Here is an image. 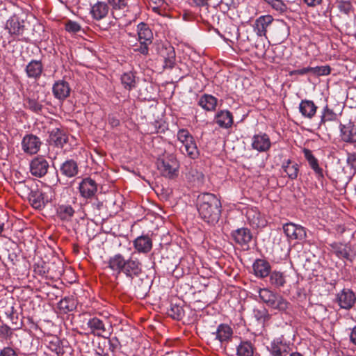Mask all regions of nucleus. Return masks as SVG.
Wrapping results in <instances>:
<instances>
[{
	"label": "nucleus",
	"mask_w": 356,
	"mask_h": 356,
	"mask_svg": "<svg viewBox=\"0 0 356 356\" xmlns=\"http://www.w3.org/2000/svg\"><path fill=\"white\" fill-rule=\"evenodd\" d=\"M29 78L38 80L40 78L43 72V64L41 60H31L25 69Z\"/></svg>",
	"instance_id": "obj_17"
},
{
	"label": "nucleus",
	"mask_w": 356,
	"mask_h": 356,
	"mask_svg": "<svg viewBox=\"0 0 356 356\" xmlns=\"http://www.w3.org/2000/svg\"><path fill=\"white\" fill-rule=\"evenodd\" d=\"M6 29L8 33L17 38L18 40L28 42L29 38L24 35L25 25L24 22H20L19 18L13 16L7 21Z\"/></svg>",
	"instance_id": "obj_5"
},
{
	"label": "nucleus",
	"mask_w": 356,
	"mask_h": 356,
	"mask_svg": "<svg viewBox=\"0 0 356 356\" xmlns=\"http://www.w3.org/2000/svg\"><path fill=\"white\" fill-rule=\"evenodd\" d=\"M81 195L86 199L93 197L97 191V184L90 177L83 179L79 186Z\"/></svg>",
	"instance_id": "obj_10"
},
{
	"label": "nucleus",
	"mask_w": 356,
	"mask_h": 356,
	"mask_svg": "<svg viewBox=\"0 0 356 356\" xmlns=\"http://www.w3.org/2000/svg\"><path fill=\"white\" fill-rule=\"evenodd\" d=\"M254 314L257 320L263 322L268 321L270 318V315L265 308H263L262 309H254Z\"/></svg>",
	"instance_id": "obj_54"
},
{
	"label": "nucleus",
	"mask_w": 356,
	"mask_h": 356,
	"mask_svg": "<svg viewBox=\"0 0 356 356\" xmlns=\"http://www.w3.org/2000/svg\"><path fill=\"white\" fill-rule=\"evenodd\" d=\"M75 213L74 209L69 204H60L56 208L57 216L62 220L70 221Z\"/></svg>",
	"instance_id": "obj_32"
},
{
	"label": "nucleus",
	"mask_w": 356,
	"mask_h": 356,
	"mask_svg": "<svg viewBox=\"0 0 356 356\" xmlns=\"http://www.w3.org/2000/svg\"><path fill=\"white\" fill-rule=\"evenodd\" d=\"M197 209L200 218L210 225H215L220 220L222 204L220 199L211 193L200 194L197 198Z\"/></svg>",
	"instance_id": "obj_1"
},
{
	"label": "nucleus",
	"mask_w": 356,
	"mask_h": 356,
	"mask_svg": "<svg viewBox=\"0 0 356 356\" xmlns=\"http://www.w3.org/2000/svg\"><path fill=\"white\" fill-rule=\"evenodd\" d=\"M166 55H163L164 59V68L172 69L175 65V51L174 48H165Z\"/></svg>",
	"instance_id": "obj_42"
},
{
	"label": "nucleus",
	"mask_w": 356,
	"mask_h": 356,
	"mask_svg": "<svg viewBox=\"0 0 356 356\" xmlns=\"http://www.w3.org/2000/svg\"><path fill=\"white\" fill-rule=\"evenodd\" d=\"M0 356H18L15 350L10 347H5L0 352Z\"/></svg>",
	"instance_id": "obj_62"
},
{
	"label": "nucleus",
	"mask_w": 356,
	"mask_h": 356,
	"mask_svg": "<svg viewBox=\"0 0 356 356\" xmlns=\"http://www.w3.org/2000/svg\"><path fill=\"white\" fill-rule=\"evenodd\" d=\"M41 144L38 137L33 134H27L22 139V148L26 154H35L40 150Z\"/></svg>",
	"instance_id": "obj_6"
},
{
	"label": "nucleus",
	"mask_w": 356,
	"mask_h": 356,
	"mask_svg": "<svg viewBox=\"0 0 356 356\" xmlns=\"http://www.w3.org/2000/svg\"><path fill=\"white\" fill-rule=\"evenodd\" d=\"M338 8L340 11L348 14L352 10V5L349 1H341L339 2Z\"/></svg>",
	"instance_id": "obj_57"
},
{
	"label": "nucleus",
	"mask_w": 356,
	"mask_h": 356,
	"mask_svg": "<svg viewBox=\"0 0 356 356\" xmlns=\"http://www.w3.org/2000/svg\"><path fill=\"white\" fill-rule=\"evenodd\" d=\"M138 35L139 42L152 44L153 34L147 24L142 22L138 25Z\"/></svg>",
	"instance_id": "obj_31"
},
{
	"label": "nucleus",
	"mask_w": 356,
	"mask_h": 356,
	"mask_svg": "<svg viewBox=\"0 0 356 356\" xmlns=\"http://www.w3.org/2000/svg\"><path fill=\"white\" fill-rule=\"evenodd\" d=\"M12 334L13 332L9 326L5 324L0 326V336L3 338H8L11 337Z\"/></svg>",
	"instance_id": "obj_59"
},
{
	"label": "nucleus",
	"mask_w": 356,
	"mask_h": 356,
	"mask_svg": "<svg viewBox=\"0 0 356 356\" xmlns=\"http://www.w3.org/2000/svg\"><path fill=\"white\" fill-rule=\"evenodd\" d=\"M305 158L307 161L310 168L314 171L318 180L323 179V170L318 165V159L313 155L312 152L305 148L303 149Z\"/></svg>",
	"instance_id": "obj_19"
},
{
	"label": "nucleus",
	"mask_w": 356,
	"mask_h": 356,
	"mask_svg": "<svg viewBox=\"0 0 356 356\" xmlns=\"http://www.w3.org/2000/svg\"><path fill=\"white\" fill-rule=\"evenodd\" d=\"M6 314L12 323L15 325V329L21 327L22 322L19 318L18 313L14 309L13 307H12L10 311H8Z\"/></svg>",
	"instance_id": "obj_47"
},
{
	"label": "nucleus",
	"mask_w": 356,
	"mask_h": 356,
	"mask_svg": "<svg viewBox=\"0 0 356 356\" xmlns=\"http://www.w3.org/2000/svg\"><path fill=\"white\" fill-rule=\"evenodd\" d=\"M103 207V202L96 199L91 204L92 211L95 216L100 215V210Z\"/></svg>",
	"instance_id": "obj_60"
},
{
	"label": "nucleus",
	"mask_w": 356,
	"mask_h": 356,
	"mask_svg": "<svg viewBox=\"0 0 356 356\" xmlns=\"http://www.w3.org/2000/svg\"><path fill=\"white\" fill-rule=\"evenodd\" d=\"M231 235L234 241L241 246L248 245L252 238L250 230L245 227L233 231Z\"/></svg>",
	"instance_id": "obj_15"
},
{
	"label": "nucleus",
	"mask_w": 356,
	"mask_h": 356,
	"mask_svg": "<svg viewBox=\"0 0 356 356\" xmlns=\"http://www.w3.org/2000/svg\"><path fill=\"white\" fill-rule=\"evenodd\" d=\"M199 105L206 111H214L217 106V99L211 95L204 94L200 97Z\"/></svg>",
	"instance_id": "obj_37"
},
{
	"label": "nucleus",
	"mask_w": 356,
	"mask_h": 356,
	"mask_svg": "<svg viewBox=\"0 0 356 356\" xmlns=\"http://www.w3.org/2000/svg\"><path fill=\"white\" fill-rule=\"evenodd\" d=\"M282 168L287 174L289 178L291 179H296L297 178L299 172V168L298 164L296 162L288 159L283 163Z\"/></svg>",
	"instance_id": "obj_36"
},
{
	"label": "nucleus",
	"mask_w": 356,
	"mask_h": 356,
	"mask_svg": "<svg viewBox=\"0 0 356 356\" xmlns=\"http://www.w3.org/2000/svg\"><path fill=\"white\" fill-rule=\"evenodd\" d=\"M246 218L249 224L252 227L258 228L264 227L266 224V220L255 207L248 208L246 211Z\"/></svg>",
	"instance_id": "obj_13"
},
{
	"label": "nucleus",
	"mask_w": 356,
	"mask_h": 356,
	"mask_svg": "<svg viewBox=\"0 0 356 356\" xmlns=\"http://www.w3.org/2000/svg\"><path fill=\"white\" fill-rule=\"evenodd\" d=\"M273 18L271 15H263L257 18L254 25V30L258 36L266 37L267 29L271 25Z\"/></svg>",
	"instance_id": "obj_14"
},
{
	"label": "nucleus",
	"mask_w": 356,
	"mask_h": 356,
	"mask_svg": "<svg viewBox=\"0 0 356 356\" xmlns=\"http://www.w3.org/2000/svg\"><path fill=\"white\" fill-rule=\"evenodd\" d=\"M299 110L305 118L312 119L316 113L317 106L313 101L304 99L300 104Z\"/></svg>",
	"instance_id": "obj_29"
},
{
	"label": "nucleus",
	"mask_w": 356,
	"mask_h": 356,
	"mask_svg": "<svg viewBox=\"0 0 356 356\" xmlns=\"http://www.w3.org/2000/svg\"><path fill=\"white\" fill-rule=\"evenodd\" d=\"M87 325L90 329L91 333L99 337L103 336V334L108 331L105 323L97 317L90 318Z\"/></svg>",
	"instance_id": "obj_27"
},
{
	"label": "nucleus",
	"mask_w": 356,
	"mask_h": 356,
	"mask_svg": "<svg viewBox=\"0 0 356 356\" xmlns=\"http://www.w3.org/2000/svg\"><path fill=\"white\" fill-rule=\"evenodd\" d=\"M135 293L138 296H145L148 289V283L143 280L135 281L134 282Z\"/></svg>",
	"instance_id": "obj_46"
},
{
	"label": "nucleus",
	"mask_w": 356,
	"mask_h": 356,
	"mask_svg": "<svg viewBox=\"0 0 356 356\" xmlns=\"http://www.w3.org/2000/svg\"><path fill=\"white\" fill-rule=\"evenodd\" d=\"M109 7L105 2L97 1L90 9V14L95 20L104 19L108 13Z\"/></svg>",
	"instance_id": "obj_26"
},
{
	"label": "nucleus",
	"mask_w": 356,
	"mask_h": 356,
	"mask_svg": "<svg viewBox=\"0 0 356 356\" xmlns=\"http://www.w3.org/2000/svg\"><path fill=\"white\" fill-rule=\"evenodd\" d=\"M67 299H63L62 300H60V302H59V306H60V309H65V312H70L72 310V308H70L67 305Z\"/></svg>",
	"instance_id": "obj_64"
},
{
	"label": "nucleus",
	"mask_w": 356,
	"mask_h": 356,
	"mask_svg": "<svg viewBox=\"0 0 356 356\" xmlns=\"http://www.w3.org/2000/svg\"><path fill=\"white\" fill-rule=\"evenodd\" d=\"M270 283L276 288L283 287L286 284L284 274L280 271L274 270L269 275Z\"/></svg>",
	"instance_id": "obj_40"
},
{
	"label": "nucleus",
	"mask_w": 356,
	"mask_h": 356,
	"mask_svg": "<svg viewBox=\"0 0 356 356\" xmlns=\"http://www.w3.org/2000/svg\"><path fill=\"white\" fill-rule=\"evenodd\" d=\"M26 107L33 112L39 113L42 108V105L35 99H27L26 101Z\"/></svg>",
	"instance_id": "obj_53"
},
{
	"label": "nucleus",
	"mask_w": 356,
	"mask_h": 356,
	"mask_svg": "<svg viewBox=\"0 0 356 356\" xmlns=\"http://www.w3.org/2000/svg\"><path fill=\"white\" fill-rule=\"evenodd\" d=\"M289 305V302L277 294L270 307L280 312H284L288 309Z\"/></svg>",
	"instance_id": "obj_43"
},
{
	"label": "nucleus",
	"mask_w": 356,
	"mask_h": 356,
	"mask_svg": "<svg viewBox=\"0 0 356 356\" xmlns=\"http://www.w3.org/2000/svg\"><path fill=\"white\" fill-rule=\"evenodd\" d=\"M333 253L340 259H349L350 248L347 244L333 243L330 244Z\"/></svg>",
	"instance_id": "obj_30"
},
{
	"label": "nucleus",
	"mask_w": 356,
	"mask_h": 356,
	"mask_svg": "<svg viewBox=\"0 0 356 356\" xmlns=\"http://www.w3.org/2000/svg\"><path fill=\"white\" fill-rule=\"evenodd\" d=\"M71 88L66 81L62 79L56 81L52 87V92L55 98L65 100L70 95Z\"/></svg>",
	"instance_id": "obj_11"
},
{
	"label": "nucleus",
	"mask_w": 356,
	"mask_h": 356,
	"mask_svg": "<svg viewBox=\"0 0 356 356\" xmlns=\"http://www.w3.org/2000/svg\"><path fill=\"white\" fill-rule=\"evenodd\" d=\"M108 343L109 346L108 349L113 353H114L118 349L120 348V342L116 337L109 339Z\"/></svg>",
	"instance_id": "obj_55"
},
{
	"label": "nucleus",
	"mask_w": 356,
	"mask_h": 356,
	"mask_svg": "<svg viewBox=\"0 0 356 356\" xmlns=\"http://www.w3.org/2000/svg\"><path fill=\"white\" fill-rule=\"evenodd\" d=\"M254 275L261 278L267 277L270 274V265L264 259H257L253 264Z\"/></svg>",
	"instance_id": "obj_23"
},
{
	"label": "nucleus",
	"mask_w": 356,
	"mask_h": 356,
	"mask_svg": "<svg viewBox=\"0 0 356 356\" xmlns=\"http://www.w3.org/2000/svg\"><path fill=\"white\" fill-rule=\"evenodd\" d=\"M310 72L312 74L317 76H325L330 74L331 68L329 65L311 67Z\"/></svg>",
	"instance_id": "obj_51"
},
{
	"label": "nucleus",
	"mask_w": 356,
	"mask_h": 356,
	"mask_svg": "<svg viewBox=\"0 0 356 356\" xmlns=\"http://www.w3.org/2000/svg\"><path fill=\"white\" fill-rule=\"evenodd\" d=\"M283 230L286 236L291 240L302 241L307 236L305 227L292 222L284 224Z\"/></svg>",
	"instance_id": "obj_7"
},
{
	"label": "nucleus",
	"mask_w": 356,
	"mask_h": 356,
	"mask_svg": "<svg viewBox=\"0 0 356 356\" xmlns=\"http://www.w3.org/2000/svg\"><path fill=\"white\" fill-rule=\"evenodd\" d=\"M106 264L107 267L117 275L123 273L131 280L143 272V264L139 259L131 257L126 259L120 253L110 257Z\"/></svg>",
	"instance_id": "obj_2"
},
{
	"label": "nucleus",
	"mask_w": 356,
	"mask_h": 356,
	"mask_svg": "<svg viewBox=\"0 0 356 356\" xmlns=\"http://www.w3.org/2000/svg\"><path fill=\"white\" fill-rule=\"evenodd\" d=\"M336 300L341 308L350 309L356 301V296L350 289H343L337 294Z\"/></svg>",
	"instance_id": "obj_9"
},
{
	"label": "nucleus",
	"mask_w": 356,
	"mask_h": 356,
	"mask_svg": "<svg viewBox=\"0 0 356 356\" xmlns=\"http://www.w3.org/2000/svg\"><path fill=\"white\" fill-rule=\"evenodd\" d=\"M134 247L138 252L147 254L152 248V240L148 236H140L134 241Z\"/></svg>",
	"instance_id": "obj_20"
},
{
	"label": "nucleus",
	"mask_w": 356,
	"mask_h": 356,
	"mask_svg": "<svg viewBox=\"0 0 356 356\" xmlns=\"http://www.w3.org/2000/svg\"><path fill=\"white\" fill-rule=\"evenodd\" d=\"M347 163L351 169L356 172V153L355 152H348L347 153Z\"/></svg>",
	"instance_id": "obj_56"
},
{
	"label": "nucleus",
	"mask_w": 356,
	"mask_h": 356,
	"mask_svg": "<svg viewBox=\"0 0 356 356\" xmlns=\"http://www.w3.org/2000/svg\"><path fill=\"white\" fill-rule=\"evenodd\" d=\"M259 298L269 307L272 305L277 293H273L268 289H261L259 292Z\"/></svg>",
	"instance_id": "obj_44"
},
{
	"label": "nucleus",
	"mask_w": 356,
	"mask_h": 356,
	"mask_svg": "<svg viewBox=\"0 0 356 356\" xmlns=\"http://www.w3.org/2000/svg\"><path fill=\"white\" fill-rule=\"evenodd\" d=\"M65 29L70 33L76 34L81 30V26L76 22L68 19L65 23Z\"/></svg>",
	"instance_id": "obj_48"
},
{
	"label": "nucleus",
	"mask_w": 356,
	"mask_h": 356,
	"mask_svg": "<svg viewBox=\"0 0 356 356\" xmlns=\"http://www.w3.org/2000/svg\"><path fill=\"white\" fill-rule=\"evenodd\" d=\"M177 139L184 145L188 143L190 140H194L193 136L189 133L187 129H181L177 132Z\"/></svg>",
	"instance_id": "obj_45"
},
{
	"label": "nucleus",
	"mask_w": 356,
	"mask_h": 356,
	"mask_svg": "<svg viewBox=\"0 0 356 356\" xmlns=\"http://www.w3.org/2000/svg\"><path fill=\"white\" fill-rule=\"evenodd\" d=\"M255 348L249 341H241L236 346L237 356H253Z\"/></svg>",
	"instance_id": "obj_35"
},
{
	"label": "nucleus",
	"mask_w": 356,
	"mask_h": 356,
	"mask_svg": "<svg viewBox=\"0 0 356 356\" xmlns=\"http://www.w3.org/2000/svg\"><path fill=\"white\" fill-rule=\"evenodd\" d=\"M60 171L67 177H74L79 172L78 164L73 159L67 160L60 165Z\"/></svg>",
	"instance_id": "obj_28"
},
{
	"label": "nucleus",
	"mask_w": 356,
	"mask_h": 356,
	"mask_svg": "<svg viewBox=\"0 0 356 356\" xmlns=\"http://www.w3.org/2000/svg\"><path fill=\"white\" fill-rule=\"evenodd\" d=\"M267 349L270 356H287L291 350L290 344L280 339L273 340Z\"/></svg>",
	"instance_id": "obj_8"
},
{
	"label": "nucleus",
	"mask_w": 356,
	"mask_h": 356,
	"mask_svg": "<svg viewBox=\"0 0 356 356\" xmlns=\"http://www.w3.org/2000/svg\"><path fill=\"white\" fill-rule=\"evenodd\" d=\"M337 118V114L333 111L332 109H330L328 106H325L323 110L321 120L318 124V129H326V122H332L335 120Z\"/></svg>",
	"instance_id": "obj_38"
},
{
	"label": "nucleus",
	"mask_w": 356,
	"mask_h": 356,
	"mask_svg": "<svg viewBox=\"0 0 356 356\" xmlns=\"http://www.w3.org/2000/svg\"><path fill=\"white\" fill-rule=\"evenodd\" d=\"M213 334L215 335V339H218L226 349L229 341L232 339L233 330L228 325L220 324Z\"/></svg>",
	"instance_id": "obj_12"
},
{
	"label": "nucleus",
	"mask_w": 356,
	"mask_h": 356,
	"mask_svg": "<svg viewBox=\"0 0 356 356\" xmlns=\"http://www.w3.org/2000/svg\"><path fill=\"white\" fill-rule=\"evenodd\" d=\"M170 316L174 319L180 320L184 316V311L181 307L172 304L170 309Z\"/></svg>",
	"instance_id": "obj_50"
},
{
	"label": "nucleus",
	"mask_w": 356,
	"mask_h": 356,
	"mask_svg": "<svg viewBox=\"0 0 356 356\" xmlns=\"http://www.w3.org/2000/svg\"><path fill=\"white\" fill-rule=\"evenodd\" d=\"M49 161L42 156L34 157L29 163V170L32 176L41 178L48 172Z\"/></svg>",
	"instance_id": "obj_4"
},
{
	"label": "nucleus",
	"mask_w": 356,
	"mask_h": 356,
	"mask_svg": "<svg viewBox=\"0 0 356 356\" xmlns=\"http://www.w3.org/2000/svg\"><path fill=\"white\" fill-rule=\"evenodd\" d=\"M310 70H311V67H303V68L299 69V70H291V71H289V76L304 75L307 73H311Z\"/></svg>",
	"instance_id": "obj_61"
},
{
	"label": "nucleus",
	"mask_w": 356,
	"mask_h": 356,
	"mask_svg": "<svg viewBox=\"0 0 356 356\" xmlns=\"http://www.w3.org/2000/svg\"><path fill=\"white\" fill-rule=\"evenodd\" d=\"M36 184L33 180L29 179L27 181H19L16 184V188L17 191L23 197L29 196L32 191L35 188Z\"/></svg>",
	"instance_id": "obj_34"
},
{
	"label": "nucleus",
	"mask_w": 356,
	"mask_h": 356,
	"mask_svg": "<svg viewBox=\"0 0 356 356\" xmlns=\"http://www.w3.org/2000/svg\"><path fill=\"white\" fill-rule=\"evenodd\" d=\"M28 200L31 206L37 209H40L45 206L44 193L40 190L38 186L31 191Z\"/></svg>",
	"instance_id": "obj_18"
},
{
	"label": "nucleus",
	"mask_w": 356,
	"mask_h": 356,
	"mask_svg": "<svg viewBox=\"0 0 356 356\" xmlns=\"http://www.w3.org/2000/svg\"><path fill=\"white\" fill-rule=\"evenodd\" d=\"M341 136L346 143H356V127L351 122L341 125Z\"/></svg>",
	"instance_id": "obj_22"
},
{
	"label": "nucleus",
	"mask_w": 356,
	"mask_h": 356,
	"mask_svg": "<svg viewBox=\"0 0 356 356\" xmlns=\"http://www.w3.org/2000/svg\"><path fill=\"white\" fill-rule=\"evenodd\" d=\"M112 8V15L114 18L118 19L125 16V13L128 11L129 0H107Z\"/></svg>",
	"instance_id": "obj_16"
},
{
	"label": "nucleus",
	"mask_w": 356,
	"mask_h": 356,
	"mask_svg": "<svg viewBox=\"0 0 356 356\" xmlns=\"http://www.w3.org/2000/svg\"><path fill=\"white\" fill-rule=\"evenodd\" d=\"M149 5L154 12L161 15V11L165 8L166 3L164 0H149Z\"/></svg>",
	"instance_id": "obj_49"
},
{
	"label": "nucleus",
	"mask_w": 356,
	"mask_h": 356,
	"mask_svg": "<svg viewBox=\"0 0 356 356\" xmlns=\"http://www.w3.org/2000/svg\"><path fill=\"white\" fill-rule=\"evenodd\" d=\"M269 5L272 6L273 8L279 11L284 12L286 10V6L283 2L282 0H264Z\"/></svg>",
	"instance_id": "obj_52"
},
{
	"label": "nucleus",
	"mask_w": 356,
	"mask_h": 356,
	"mask_svg": "<svg viewBox=\"0 0 356 356\" xmlns=\"http://www.w3.org/2000/svg\"><path fill=\"white\" fill-rule=\"evenodd\" d=\"M157 168L161 174L168 179L178 177L179 163L173 154H167L157 160Z\"/></svg>",
	"instance_id": "obj_3"
},
{
	"label": "nucleus",
	"mask_w": 356,
	"mask_h": 356,
	"mask_svg": "<svg viewBox=\"0 0 356 356\" xmlns=\"http://www.w3.org/2000/svg\"><path fill=\"white\" fill-rule=\"evenodd\" d=\"M49 140L57 147L62 148L67 142L68 137L63 130L55 128L49 133Z\"/></svg>",
	"instance_id": "obj_24"
},
{
	"label": "nucleus",
	"mask_w": 356,
	"mask_h": 356,
	"mask_svg": "<svg viewBox=\"0 0 356 356\" xmlns=\"http://www.w3.org/2000/svg\"><path fill=\"white\" fill-rule=\"evenodd\" d=\"M271 143L268 136L266 134L254 136L252 147L259 152H266L270 147Z\"/></svg>",
	"instance_id": "obj_21"
},
{
	"label": "nucleus",
	"mask_w": 356,
	"mask_h": 356,
	"mask_svg": "<svg viewBox=\"0 0 356 356\" xmlns=\"http://www.w3.org/2000/svg\"><path fill=\"white\" fill-rule=\"evenodd\" d=\"M47 347L53 352H55L57 356H63L65 353L63 348L61 346L62 342L57 337L51 336L46 339Z\"/></svg>",
	"instance_id": "obj_39"
},
{
	"label": "nucleus",
	"mask_w": 356,
	"mask_h": 356,
	"mask_svg": "<svg viewBox=\"0 0 356 356\" xmlns=\"http://www.w3.org/2000/svg\"><path fill=\"white\" fill-rule=\"evenodd\" d=\"M179 149L183 154L188 156L192 159H197L200 155V152L195 140H190L188 143L181 145L179 147Z\"/></svg>",
	"instance_id": "obj_33"
},
{
	"label": "nucleus",
	"mask_w": 356,
	"mask_h": 356,
	"mask_svg": "<svg viewBox=\"0 0 356 356\" xmlns=\"http://www.w3.org/2000/svg\"><path fill=\"white\" fill-rule=\"evenodd\" d=\"M150 44L146 43L145 42H140V45L136 46V47L134 49L136 52H140L143 55H147L149 51L148 46Z\"/></svg>",
	"instance_id": "obj_58"
},
{
	"label": "nucleus",
	"mask_w": 356,
	"mask_h": 356,
	"mask_svg": "<svg viewBox=\"0 0 356 356\" xmlns=\"http://www.w3.org/2000/svg\"><path fill=\"white\" fill-rule=\"evenodd\" d=\"M121 83L124 88L128 90H131L134 88L136 85L134 73L132 72L124 73L121 76Z\"/></svg>",
	"instance_id": "obj_41"
},
{
	"label": "nucleus",
	"mask_w": 356,
	"mask_h": 356,
	"mask_svg": "<svg viewBox=\"0 0 356 356\" xmlns=\"http://www.w3.org/2000/svg\"><path fill=\"white\" fill-rule=\"evenodd\" d=\"M216 122L222 128L228 129L233 124L234 120L232 113L227 110H222L216 115Z\"/></svg>",
	"instance_id": "obj_25"
},
{
	"label": "nucleus",
	"mask_w": 356,
	"mask_h": 356,
	"mask_svg": "<svg viewBox=\"0 0 356 356\" xmlns=\"http://www.w3.org/2000/svg\"><path fill=\"white\" fill-rule=\"evenodd\" d=\"M189 175H191L193 179H191L192 181H202L204 179V175L202 172H197V170H192L189 172Z\"/></svg>",
	"instance_id": "obj_63"
}]
</instances>
